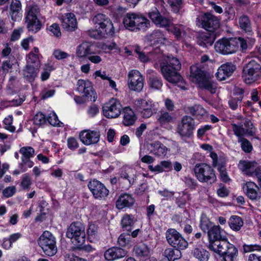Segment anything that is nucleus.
Here are the masks:
<instances>
[{
  "mask_svg": "<svg viewBox=\"0 0 261 261\" xmlns=\"http://www.w3.org/2000/svg\"><path fill=\"white\" fill-rule=\"evenodd\" d=\"M38 72V67L28 64L23 69V74L24 78L28 81L32 82L34 81L35 77L37 76Z\"/></svg>",
  "mask_w": 261,
  "mask_h": 261,
  "instance_id": "obj_28",
  "label": "nucleus"
},
{
  "mask_svg": "<svg viewBox=\"0 0 261 261\" xmlns=\"http://www.w3.org/2000/svg\"><path fill=\"white\" fill-rule=\"evenodd\" d=\"M192 253L199 261H208L209 259V252L201 247L194 248Z\"/></svg>",
  "mask_w": 261,
  "mask_h": 261,
  "instance_id": "obj_33",
  "label": "nucleus"
},
{
  "mask_svg": "<svg viewBox=\"0 0 261 261\" xmlns=\"http://www.w3.org/2000/svg\"><path fill=\"white\" fill-rule=\"evenodd\" d=\"M77 90L84 96L90 98L91 101H95L97 98L96 94L93 91L92 85L88 80H79L77 83Z\"/></svg>",
  "mask_w": 261,
  "mask_h": 261,
  "instance_id": "obj_15",
  "label": "nucleus"
},
{
  "mask_svg": "<svg viewBox=\"0 0 261 261\" xmlns=\"http://www.w3.org/2000/svg\"><path fill=\"white\" fill-rule=\"evenodd\" d=\"M19 152L22 155L21 158H31L34 156L35 154V150L30 146L21 147Z\"/></svg>",
  "mask_w": 261,
  "mask_h": 261,
  "instance_id": "obj_57",
  "label": "nucleus"
},
{
  "mask_svg": "<svg viewBox=\"0 0 261 261\" xmlns=\"http://www.w3.org/2000/svg\"><path fill=\"white\" fill-rule=\"evenodd\" d=\"M134 250L135 254L139 257H147L150 255V248L145 244H141L136 246Z\"/></svg>",
  "mask_w": 261,
  "mask_h": 261,
  "instance_id": "obj_39",
  "label": "nucleus"
},
{
  "mask_svg": "<svg viewBox=\"0 0 261 261\" xmlns=\"http://www.w3.org/2000/svg\"><path fill=\"white\" fill-rule=\"evenodd\" d=\"M80 138L85 145L96 144L99 140L100 134L97 130H84L80 133Z\"/></svg>",
  "mask_w": 261,
  "mask_h": 261,
  "instance_id": "obj_17",
  "label": "nucleus"
},
{
  "mask_svg": "<svg viewBox=\"0 0 261 261\" xmlns=\"http://www.w3.org/2000/svg\"><path fill=\"white\" fill-rule=\"evenodd\" d=\"M163 255L168 261H174L181 257V253L177 249L167 248L163 252Z\"/></svg>",
  "mask_w": 261,
  "mask_h": 261,
  "instance_id": "obj_37",
  "label": "nucleus"
},
{
  "mask_svg": "<svg viewBox=\"0 0 261 261\" xmlns=\"http://www.w3.org/2000/svg\"><path fill=\"white\" fill-rule=\"evenodd\" d=\"M239 168L245 174L254 176L257 168V163L247 160H241L238 164Z\"/></svg>",
  "mask_w": 261,
  "mask_h": 261,
  "instance_id": "obj_25",
  "label": "nucleus"
},
{
  "mask_svg": "<svg viewBox=\"0 0 261 261\" xmlns=\"http://www.w3.org/2000/svg\"><path fill=\"white\" fill-rule=\"evenodd\" d=\"M122 124L126 126H131L135 124L137 120V116L134 111L129 107H125L122 111Z\"/></svg>",
  "mask_w": 261,
  "mask_h": 261,
  "instance_id": "obj_26",
  "label": "nucleus"
},
{
  "mask_svg": "<svg viewBox=\"0 0 261 261\" xmlns=\"http://www.w3.org/2000/svg\"><path fill=\"white\" fill-rule=\"evenodd\" d=\"M220 172L221 178L222 181L226 182L230 180L226 169V163L220 162L218 166L216 167Z\"/></svg>",
  "mask_w": 261,
  "mask_h": 261,
  "instance_id": "obj_51",
  "label": "nucleus"
},
{
  "mask_svg": "<svg viewBox=\"0 0 261 261\" xmlns=\"http://www.w3.org/2000/svg\"><path fill=\"white\" fill-rule=\"evenodd\" d=\"M243 98V96H241L238 97H231L230 98L228 101L229 108L232 110H237L238 106L241 105Z\"/></svg>",
  "mask_w": 261,
  "mask_h": 261,
  "instance_id": "obj_60",
  "label": "nucleus"
},
{
  "mask_svg": "<svg viewBox=\"0 0 261 261\" xmlns=\"http://www.w3.org/2000/svg\"><path fill=\"white\" fill-rule=\"evenodd\" d=\"M32 185V180L29 175L27 173L21 178L20 186L24 190H29Z\"/></svg>",
  "mask_w": 261,
  "mask_h": 261,
  "instance_id": "obj_61",
  "label": "nucleus"
},
{
  "mask_svg": "<svg viewBox=\"0 0 261 261\" xmlns=\"http://www.w3.org/2000/svg\"><path fill=\"white\" fill-rule=\"evenodd\" d=\"M96 54L95 46L89 42H83L76 48V54L77 57L84 59L91 54Z\"/></svg>",
  "mask_w": 261,
  "mask_h": 261,
  "instance_id": "obj_18",
  "label": "nucleus"
},
{
  "mask_svg": "<svg viewBox=\"0 0 261 261\" xmlns=\"http://www.w3.org/2000/svg\"><path fill=\"white\" fill-rule=\"evenodd\" d=\"M243 190L247 196L251 200H256L258 196V186L254 182L247 181L243 186Z\"/></svg>",
  "mask_w": 261,
  "mask_h": 261,
  "instance_id": "obj_23",
  "label": "nucleus"
},
{
  "mask_svg": "<svg viewBox=\"0 0 261 261\" xmlns=\"http://www.w3.org/2000/svg\"><path fill=\"white\" fill-rule=\"evenodd\" d=\"M93 21L96 27L98 26L100 30V32L97 30L90 31L89 34L91 37L98 38L105 35L113 36L115 34L113 24L111 19L106 15L101 13L97 14L94 17Z\"/></svg>",
  "mask_w": 261,
  "mask_h": 261,
  "instance_id": "obj_2",
  "label": "nucleus"
},
{
  "mask_svg": "<svg viewBox=\"0 0 261 261\" xmlns=\"http://www.w3.org/2000/svg\"><path fill=\"white\" fill-rule=\"evenodd\" d=\"M54 69L53 66L49 64H45V67L43 69V71L41 73V79L42 81L47 80L50 74L51 71Z\"/></svg>",
  "mask_w": 261,
  "mask_h": 261,
  "instance_id": "obj_64",
  "label": "nucleus"
},
{
  "mask_svg": "<svg viewBox=\"0 0 261 261\" xmlns=\"http://www.w3.org/2000/svg\"><path fill=\"white\" fill-rule=\"evenodd\" d=\"M168 3L171 9V11L175 13L179 12L180 10L183 6L182 0H168Z\"/></svg>",
  "mask_w": 261,
  "mask_h": 261,
  "instance_id": "obj_53",
  "label": "nucleus"
},
{
  "mask_svg": "<svg viewBox=\"0 0 261 261\" xmlns=\"http://www.w3.org/2000/svg\"><path fill=\"white\" fill-rule=\"evenodd\" d=\"M158 58L164 60L160 63L161 72L168 82L177 83L182 80V77L178 72L181 67L178 59L169 56H167L165 59L162 55H159Z\"/></svg>",
  "mask_w": 261,
  "mask_h": 261,
  "instance_id": "obj_1",
  "label": "nucleus"
},
{
  "mask_svg": "<svg viewBox=\"0 0 261 261\" xmlns=\"http://www.w3.org/2000/svg\"><path fill=\"white\" fill-rule=\"evenodd\" d=\"M193 170L196 177L200 182L212 184L216 181L214 169L205 163L196 164Z\"/></svg>",
  "mask_w": 261,
  "mask_h": 261,
  "instance_id": "obj_5",
  "label": "nucleus"
},
{
  "mask_svg": "<svg viewBox=\"0 0 261 261\" xmlns=\"http://www.w3.org/2000/svg\"><path fill=\"white\" fill-rule=\"evenodd\" d=\"M134 223V221L132 216L129 215H125L121 220V225L123 230H126L128 232H131Z\"/></svg>",
  "mask_w": 261,
  "mask_h": 261,
  "instance_id": "obj_42",
  "label": "nucleus"
},
{
  "mask_svg": "<svg viewBox=\"0 0 261 261\" xmlns=\"http://www.w3.org/2000/svg\"><path fill=\"white\" fill-rule=\"evenodd\" d=\"M27 24V27L29 32L36 33L38 32L42 27L41 21L38 19L25 20Z\"/></svg>",
  "mask_w": 261,
  "mask_h": 261,
  "instance_id": "obj_38",
  "label": "nucleus"
},
{
  "mask_svg": "<svg viewBox=\"0 0 261 261\" xmlns=\"http://www.w3.org/2000/svg\"><path fill=\"white\" fill-rule=\"evenodd\" d=\"M194 129V119L190 116H185L178 123L176 132L181 138H189L192 136Z\"/></svg>",
  "mask_w": 261,
  "mask_h": 261,
  "instance_id": "obj_9",
  "label": "nucleus"
},
{
  "mask_svg": "<svg viewBox=\"0 0 261 261\" xmlns=\"http://www.w3.org/2000/svg\"><path fill=\"white\" fill-rule=\"evenodd\" d=\"M180 235V234L175 229H168L166 232V238L167 242L171 246H173Z\"/></svg>",
  "mask_w": 261,
  "mask_h": 261,
  "instance_id": "obj_40",
  "label": "nucleus"
},
{
  "mask_svg": "<svg viewBox=\"0 0 261 261\" xmlns=\"http://www.w3.org/2000/svg\"><path fill=\"white\" fill-rule=\"evenodd\" d=\"M21 10V4L18 0H12L10 5V15L12 19L16 20Z\"/></svg>",
  "mask_w": 261,
  "mask_h": 261,
  "instance_id": "obj_36",
  "label": "nucleus"
},
{
  "mask_svg": "<svg viewBox=\"0 0 261 261\" xmlns=\"http://www.w3.org/2000/svg\"><path fill=\"white\" fill-rule=\"evenodd\" d=\"M238 255V249L235 246L230 248L228 251L222 255L223 256V261H236Z\"/></svg>",
  "mask_w": 261,
  "mask_h": 261,
  "instance_id": "obj_46",
  "label": "nucleus"
},
{
  "mask_svg": "<svg viewBox=\"0 0 261 261\" xmlns=\"http://www.w3.org/2000/svg\"><path fill=\"white\" fill-rule=\"evenodd\" d=\"M157 120L160 124L164 125L171 122L173 120V117L172 114L169 112L165 110H161L159 112Z\"/></svg>",
  "mask_w": 261,
  "mask_h": 261,
  "instance_id": "obj_41",
  "label": "nucleus"
},
{
  "mask_svg": "<svg viewBox=\"0 0 261 261\" xmlns=\"http://www.w3.org/2000/svg\"><path fill=\"white\" fill-rule=\"evenodd\" d=\"M124 27L131 31L145 30L150 26V21L146 17L136 13H127L123 19Z\"/></svg>",
  "mask_w": 261,
  "mask_h": 261,
  "instance_id": "obj_3",
  "label": "nucleus"
},
{
  "mask_svg": "<svg viewBox=\"0 0 261 261\" xmlns=\"http://www.w3.org/2000/svg\"><path fill=\"white\" fill-rule=\"evenodd\" d=\"M236 43L233 38H222L218 40L215 44V48L217 52L223 55H229L236 53Z\"/></svg>",
  "mask_w": 261,
  "mask_h": 261,
  "instance_id": "obj_12",
  "label": "nucleus"
},
{
  "mask_svg": "<svg viewBox=\"0 0 261 261\" xmlns=\"http://www.w3.org/2000/svg\"><path fill=\"white\" fill-rule=\"evenodd\" d=\"M24 100V98L23 96L22 97H18L12 100H4L2 101L1 102V106L3 108L8 107L18 106H20Z\"/></svg>",
  "mask_w": 261,
  "mask_h": 261,
  "instance_id": "obj_49",
  "label": "nucleus"
},
{
  "mask_svg": "<svg viewBox=\"0 0 261 261\" xmlns=\"http://www.w3.org/2000/svg\"><path fill=\"white\" fill-rule=\"evenodd\" d=\"M149 148L150 153L155 156H164L167 153L166 147L158 141L150 144Z\"/></svg>",
  "mask_w": 261,
  "mask_h": 261,
  "instance_id": "obj_29",
  "label": "nucleus"
},
{
  "mask_svg": "<svg viewBox=\"0 0 261 261\" xmlns=\"http://www.w3.org/2000/svg\"><path fill=\"white\" fill-rule=\"evenodd\" d=\"M233 132L236 136H237L238 138L240 137H243L245 134H247V132H245L246 130L245 128L243 127V124L240 123V124H231Z\"/></svg>",
  "mask_w": 261,
  "mask_h": 261,
  "instance_id": "obj_54",
  "label": "nucleus"
},
{
  "mask_svg": "<svg viewBox=\"0 0 261 261\" xmlns=\"http://www.w3.org/2000/svg\"><path fill=\"white\" fill-rule=\"evenodd\" d=\"M148 83L149 86L154 89L159 90L163 86L161 78L154 75L150 76Z\"/></svg>",
  "mask_w": 261,
  "mask_h": 261,
  "instance_id": "obj_50",
  "label": "nucleus"
},
{
  "mask_svg": "<svg viewBox=\"0 0 261 261\" xmlns=\"http://www.w3.org/2000/svg\"><path fill=\"white\" fill-rule=\"evenodd\" d=\"M135 203V199L131 194H123L119 196L116 201V206L118 210L130 207Z\"/></svg>",
  "mask_w": 261,
  "mask_h": 261,
  "instance_id": "obj_24",
  "label": "nucleus"
},
{
  "mask_svg": "<svg viewBox=\"0 0 261 261\" xmlns=\"http://www.w3.org/2000/svg\"><path fill=\"white\" fill-rule=\"evenodd\" d=\"M148 169L152 172L161 173L168 172L172 169V163L169 161H163L159 164L155 166L149 165Z\"/></svg>",
  "mask_w": 261,
  "mask_h": 261,
  "instance_id": "obj_27",
  "label": "nucleus"
},
{
  "mask_svg": "<svg viewBox=\"0 0 261 261\" xmlns=\"http://www.w3.org/2000/svg\"><path fill=\"white\" fill-rule=\"evenodd\" d=\"M144 77L137 70H131L127 74V86L130 90L140 92L143 89Z\"/></svg>",
  "mask_w": 261,
  "mask_h": 261,
  "instance_id": "obj_8",
  "label": "nucleus"
},
{
  "mask_svg": "<svg viewBox=\"0 0 261 261\" xmlns=\"http://www.w3.org/2000/svg\"><path fill=\"white\" fill-rule=\"evenodd\" d=\"M135 171L133 169L128 168L122 170L120 173V178L128 180V187H130L135 182L136 176L134 174Z\"/></svg>",
  "mask_w": 261,
  "mask_h": 261,
  "instance_id": "obj_34",
  "label": "nucleus"
},
{
  "mask_svg": "<svg viewBox=\"0 0 261 261\" xmlns=\"http://www.w3.org/2000/svg\"><path fill=\"white\" fill-rule=\"evenodd\" d=\"M122 106L120 101L114 98L111 99L106 102L102 107L104 116L108 118H115L120 116Z\"/></svg>",
  "mask_w": 261,
  "mask_h": 261,
  "instance_id": "obj_10",
  "label": "nucleus"
},
{
  "mask_svg": "<svg viewBox=\"0 0 261 261\" xmlns=\"http://www.w3.org/2000/svg\"><path fill=\"white\" fill-rule=\"evenodd\" d=\"M234 247V245L227 241L226 238L222 240L208 242L207 245V248L210 250L219 254L221 256L226 252L228 251L230 248Z\"/></svg>",
  "mask_w": 261,
  "mask_h": 261,
  "instance_id": "obj_14",
  "label": "nucleus"
},
{
  "mask_svg": "<svg viewBox=\"0 0 261 261\" xmlns=\"http://www.w3.org/2000/svg\"><path fill=\"white\" fill-rule=\"evenodd\" d=\"M37 242L46 255L52 256L57 252L55 237L49 231H44L38 239Z\"/></svg>",
  "mask_w": 261,
  "mask_h": 261,
  "instance_id": "obj_4",
  "label": "nucleus"
},
{
  "mask_svg": "<svg viewBox=\"0 0 261 261\" xmlns=\"http://www.w3.org/2000/svg\"><path fill=\"white\" fill-rule=\"evenodd\" d=\"M242 77L247 84H251L261 77V66L254 60L250 61L243 69Z\"/></svg>",
  "mask_w": 261,
  "mask_h": 261,
  "instance_id": "obj_6",
  "label": "nucleus"
},
{
  "mask_svg": "<svg viewBox=\"0 0 261 261\" xmlns=\"http://www.w3.org/2000/svg\"><path fill=\"white\" fill-rule=\"evenodd\" d=\"M88 187L95 199H104L109 195V191L107 188L97 180L89 181Z\"/></svg>",
  "mask_w": 261,
  "mask_h": 261,
  "instance_id": "obj_13",
  "label": "nucleus"
},
{
  "mask_svg": "<svg viewBox=\"0 0 261 261\" xmlns=\"http://www.w3.org/2000/svg\"><path fill=\"white\" fill-rule=\"evenodd\" d=\"M88 239L91 242H95L98 238V228L97 226L94 224L89 225L87 229Z\"/></svg>",
  "mask_w": 261,
  "mask_h": 261,
  "instance_id": "obj_47",
  "label": "nucleus"
},
{
  "mask_svg": "<svg viewBox=\"0 0 261 261\" xmlns=\"http://www.w3.org/2000/svg\"><path fill=\"white\" fill-rule=\"evenodd\" d=\"M185 27L182 24H175L173 26L171 31L177 39H179L182 35L185 34Z\"/></svg>",
  "mask_w": 261,
  "mask_h": 261,
  "instance_id": "obj_56",
  "label": "nucleus"
},
{
  "mask_svg": "<svg viewBox=\"0 0 261 261\" xmlns=\"http://www.w3.org/2000/svg\"><path fill=\"white\" fill-rule=\"evenodd\" d=\"M188 110L190 114L198 118H200L206 113L205 110L200 105L189 107Z\"/></svg>",
  "mask_w": 261,
  "mask_h": 261,
  "instance_id": "obj_45",
  "label": "nucleus"
},
{
  "mask_svg": "<svg viewBox=\"0 0 261 261\" xmlns=\"http://www.w3.org/2000/svg\"><path fill=\"white\" fill-rule=\"evenodd\" d=\"M238 142L241 143V148L244 152L250 153L252 151L253 149L252 146L247 139L240 137V138H238Z\"/></svg>",
  "mask_w": 261,
  "mask_h": 261,
  "instance_id": "obj_55",
  "label": "nucleus"
},
{
  "mask_svg": "<svg viewBox=\"0 0 261 261\" xmlns=\"http://www.w3.org/2000/svg\"><path fill=\"white\" fill-rule=\"evenodd\" d=\"M236 66L231 63H227L222 65L218 69L216 77L219 81L225 80L230 76L236 70Z\"/></svg>",
  "mask_w": 261,
  "mask_h": 261,
  "instance_id": "obj_20",
  "label": "nucleus"
},
{
  "mask_svg": "<svg viewBox=\"0 0 261 261\" xmlns=\"http://www.w3.org/2000/svg\"><path fill=\"white\" fill-rule=\"evenodd\" d=\"M62 26L67 31H73L77 28V21L73 13L65 14L62 18Z\"/></svg>",
  "mask_w": 261,
  "mask_h": 261,
  "instance_id": "obj_22",
  "label": "nucleus"
},
{
  "mask_svg": "<svg viewBox=\"0 0 261 261\" xmlns=\"http://www.w3.org/2000/svg\"><path fill=\"white\" fill-rule=\"evenodd\" d=\"M134 106L137 112H139L145 110V109L152 108V104L151 101L143 99H138L135 100Z\"/></svg>",
  "mask_w": 261,
  "mask_h": 261,
  "instance_id": "obj_44",
  "label": "nucleus"
},
{
  "mask_svg": "<svg viewBox=\"0 0 261 261\" xmlns=\"http://www.w3.org/2000/svg\"><path fill=\"white\" fill-rule=\"evenodd\" d=\"M234 43H236L235 51L236 53L238 50L239 47L242 52L245 51L247 48L248 45L247 41L242 37L233 38Z\"/></svg>",
  "mask_w": 261,
  "mask_h": 261,
  "instance_id": "obj_52",
  "label": "nucleus"
},
{
  "mask_svg": "<svg viewBox=\"0 0 261 261\" xmlns=\"http://www.w3.org/2000/svg\"><path fill=\"white\" fill-rule=\"evenodd\" d=\"M198 87L202 89L209 91L211 94H214L216 92L218 85L216 82L212 80L208 76H207L200 83Z\"/></svg>",
  "mask_w": 261,
  "mask_h": 261,
  "instance_id": "obj_30",
  "label": "nucleus"
},
{
  "mask_svg": "<svg viewBox=\"0 0 261 261\" xmlns=\"http://www.w3.org/2000/svg\"><path fill=\"white\" fill-rule=\"evenodd\" d=\"M127 251L120 247H114L107 250L104 254L105 258L109 261H113L124 257Z\"/></svg>",
  "mask_w": 261,
  "mask_h": 261,
  "instance_id": "obj_21",
  "label": "nucleus"
},
{
  "mask_svg": "<svg viewBox=\"0 0 261 261\" xmlns=\"http://www.w3.org/2000/svg\"><path fill=\"white\" fill-rule=\"evenodd\" d=\"M39 13V9L37 6H29L27 8V15L25 16V20L29 19H36Z\"/></svg>",
  "mask_w": 261,
  "mask_h": 261,
  "instance_id": "obj_48",
  "label": "nucleus"
},
{
  "mask_svg": "<svg viewBox=\"0 0 261 261\" xmlns=\"http://www.w3.org/2000/svg\"><path fill=\"white\" fill-rule=\"evenodd\" d=\"M33 120L35 125L41 126L46 123L47 118L43 113L38 112L34 116Z\"/></svg>",
  "mask_w": 261,
  "mask_h": 261,
  "instance_id": "obj_62",
  "label": "nucleus"
},
{
  "mask_svg": "<svg viewBox=\"0 0 261 261\" xmlns=\"http://www.w3.org/2000/svg\"><path fill=\"white\" fill-rule=\"evenodd\" d=\"M207 76L206 72L197 64L192 65L190 67V80L196 83L198 86L202 82Z\"/></svg>",
  "mask_w": 261,
  "mask_h": 261,
  "instance_id": "obj_19",
  "label": "nucleus"
},
{
  "mask_svg": "<svg viewBox=\"0 0 261 261\" xmlns=\"http://www.w3.org/2000/svg\"><path fill=\"white\" fill-rule=\"evenodd\" d=\"M178 238H179L176 240V241L172 247L179 250L186 249L188 246V242L182 237L181 234Z\"/></svg>",
  "mask_w": 261,
  "mask_h": 261,
  "instance_id": "obj_58",
  "label": "nucleus"
},
{
  "mask_svg": "<svg viewBox=\"0 0 261 261\" xmlns=\"http://www.w3.org/2000/svg\"><path fill=\"white\" fill-rule=\"evenodd\" d=\"M197 42L201 46L206 47L212 44V40L209 34L204 32L199 33L197 36Z\"/></svg>",
  "mask_w": 261,
  "mask_h": 261,
  "instance_id": "obj_43",
  "label": "nucleus"
},
{
  "mask_svg": "<svg viewBox=\"0 0 261 261\" xmlns=\"http://www.w3.org/2000/svg\"><path fill=\"white\" fill-rule=\"evenodd\" d=\"M131 237L129 233H122L118 239V243L121 247H125L130 241Z\"/></svg>",
  "mask_w": 261,
  "mask_h": 261,
  "instance_id": "obj_59",
  "label": "nucleus"
},
{
  "mask_svg": "<svg viewBox=\"0 0 261 261\" xmlns=\"http://www.w3.org/2000/svg\"><path fill=\"white\" fill-rule=\"evenodd\" d=\"M34 162L30 158H21V162L19 164V168L22 172L26 171L25 166L31 168L34 166Z\"/></svg>",
  "mask_w": 261,
  "mask_h": 261,
  "instance_id": "obj_63",
  "label": "nucleus"
},
{
  "mask_svg": "<svg viewBox=\"0 0 261 261\" xmlns=\"http://www.w3.org/2000/svg\"><path fill=\"white\" fill-rule=\"evenodd\" d=\"M239 24L241 30L247 33L252 31V24L249 17L246 15H242L239 18Z\"/></svg>",
  "mask_w": 261,
  "mask_h": 261,
  "instance_id": "obj_32",
  "label": "nucleus"
},
{
  "mask_svg": "<svg viewBox=\"0 0 261 261\" xmlns=\"http://www.w3.org/2000/svg\"><path fill=\"white\" fill-rule=\"evenodd\" d=\"M228 223L230 228L236 231H239L244 225L243 219L238 216H231Z\"/></svg>",
  "mask_w": 261,
  "mask_h": 261,
  "instance_id": "obj_35",
  "label": "nucleus"
},
{
  "mask_svg": "<svg viewBox=\"0 0 261 261\" xmlns=\"http://www.w3.org/2000/svg\"><path fill=\"white\" fill-rule=\"evenodd\" d=\"M85 226L80 222L72 223L67 228L66 236L77 246L83 245L86 240Z\"/></svg>",
  "mask_w": 261,
  "mask_h": 261,
  "instance_id": "obj_7",
  "label": "nucleus"
},
{
  "mask_svg": "<svg viewBox=\"0 0 261 261\" xmlns=\"http://www.w3.org/2000/svg\"><path fill=\"white\" fill-rule=\"evenodd\" d=\"M222 230L219 226H213L210 230H208V237L209 242L214 241L222 240L226 238L222 234Z\"/></svg>",
  "mask_w": 261,
  "mask_h": 261,
  "instance_id": "obj_31",
  "label": "nucleus"
},
{
  "mask_svg": "<svg viewBox=\"0 0 261 261\" xmlns=\"http://www.w3.org/2000/svg\"><path fill=\"white\" fill-rule=\"evenodd\" d=\"M148 16L159 27L167 28L172 24L173 18L169 16L162 15L156 8L148 12Z\"/></svg>",
  "mask_w": 261,
  "mask_h": 261,
  "instance_id": "obj_11",
  "label": "nucleus"
},
{
  "mask_svg": "<svg viewBox=\"0 0 261 261\" xmlns=\"http://www.w3.org/2000/svg\"><path fill=\"white\" fill-rule=\"evenodd\" d=\"M201 24L205 30L213 32L219 28L220 21L216 16L210 13H205L201 16Z\"/></svg>",
  "mask_w": 261,
  "mask_h": 261,
  "instance_id": "obj_16",
  "label": "nucleus"
}]
</instances>
